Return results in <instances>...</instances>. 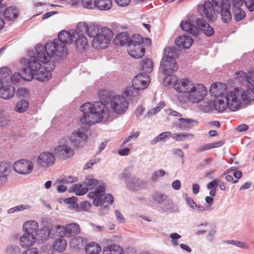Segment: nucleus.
Listing matches in <instances>:
<instances>
[{"label": "nucleus", "mask_w": 254, "mask_h": 254, "mask_svg": "<svg viewBox=\"0 0 254 254\" xmlns=\"http://www.w3.org/2000/svg\"><path fill=\"white\" fill-rule=\"evenodd\" d=\"M226 90L225 84L216 82L211 85L209 91L216 97L214 104L216 110L220 113L225 111L227 108L232 112L238 111L242 104L239 87L227 93H226Z\"/></svg>", "instance_id": "f257e3e1"}, {"label": "nucleus", "mask_w": 254, "mask_h": 254, "mask_svg": "<svg viewBox=\"0 0 254 254\" xmlns=\"http://www.w3.org/2000/svg\"><path fill=\"white\" fill-rule=\"evenodd\" d=\"M107 91H103L100 94V101L94 104L87 102L80 107L82 115L80 121L87 125H94L102 121H106L109 117V111L105 103L110 99L108 95H103Z\"/></svg>", "instance_id": "f03ea898"}, {"label": "nucleus", "mask_w": 254, "mask_h": 254, "mask_svg": "<svg viewBox=\"0 0 254 254\" xmlns=\"http://www.w3.org/2000/svg\"><path fill=\"white\" fill-rule=\"evenodd\" d=\"M86 32L88 36L93 38L92 41L93 47L97 49H105L109 45L113 37L112 31L106 27L91 24L89 26L85 22H79L77 24L78 30Z\"/></svg>", "instance_id": "7ed1b4c3"}, {"label": "nucleus", "mask_w": 254, "mask_h": 254, "mask_svg": "<svg viewBox=\"0 0 254 254\" xmlns=\"http://www.w3.org/2000/svg\"><path fill=\"white\" fill-rule=\"evenodd\" d=\"M174 88L179 93L184 94L190 102L198 103L207 93L206 88L202 84L194 83L188 79H182L174 85Z\"/></svg>", "instance_id": "20e7f679"}, {"label": "nucleus", "mask_w": 254, "mask_h": 254, "mask_svg": "<svg viewBox=\"0 0 254 254\" xmlns=\"http://www.w3.org/2000/svg\"><path fill=\"white\" fill-rule=\"evenodd\" d=\"M37 45L39 53L44 55V58L42 60L44 61L49 62L51 57L61 58L67 54L65 46H64V44L61 43L60 40L56 39L48 41L45 46L40 44Z\"/></svg>", "instance_id": "39448f33"}, {"label": "nucleus", "mask_w": 254, "mask_h": 254, "mask_svg": "<svg viewBox=\"0 0 254 254\" xmlns=\"http://www.w3.org/2000/svg\"><path fill=\"white\" fill-rule=\"evenodd\" d=\"M179 50L175 47L165 48L160 68L164 70L165 73L176 71L178 66L176 59L179 57Z\"/></svg>", "instance_id": "423d86ee"}, {"label": "nucleus", "mask_w": 254, "mask_h": 254, "mask_svg": "<svg viewBox=\"0 0 254 254\" xmlns=\"http://www.w3.org/2000/svg\"><path fill=\"white\" fill-rule=\"evenodd\" d=\"M133 168L128 167L119 175V178L125 182L127 188L130 191H137L144 187V183L132 174Z\"/></svg>", "instance_id": "0eeeda50"}, {"label": "nucleus", "mask_w": 254, "mask_h": 254, "mask_svg": "<svg viewBox=\"0 0 254 254\" xmlns=\"http://www.w3.org/2000/svg\"><path fill=\"white\" fill-rule=\"evenodd\" d=\"M143 38L139 34H134L129 39L127 51L128 54L134 58L142 57L145 53V49L142 46Z\"/></svg>", "instance_id": "6e6552de"}, {"label": "nucleus", "mask_w": 254, "mask_h": 254, "mask_svg": "<svg viewBox=\"0 0 254 254\" xmlns=\"http://www.w3.org/2000/svg\"><path fill=\"white\" fill-rule=\"evenodd\" d=\"M38 50V46L36 45L35 48L36 53L34 55L30 56L28 59H23L21 61L26 65V67L23 70L27 69V74L37 71L41 67V63L46 64L49 62L48 61L42 60L44 58V55L39 53Z\"/></svg>", "instance_id": "1a4fd4ad"}, {"label": "nucleus", "mask_w": 254, "mask_h": 254, "mask_svg": "<svg viewBox=\"0 0 254 254\" xmlns=\"http://www.w3.org/2000/svg\"><path fill=\"white\" fill-rule=\"evenodd\" d=\"M98 184V180L93 178L92 176H87L82 184L72 185L69 191L74 192L77 195H82L85 194L89 190L94 189Z\"/></svg>", "instance_id": "9d476101"}, {"label": "nucleus", "mask_w": 254, "mask_h": 254, "mask_svg": "<svg viewBox=\"0 0 254 254\" xmlns=\"http://www.w3.org/2000/svg\"><path fill=\"white\" fill-rule=\"evenodd\" d=\"M198 10L200 15L208 21H214L217 19L218 7L215 6L212 0V2L206 1L203 4L198 5Z\"/></svg>", "instance_id": "9b49d317"}, {"label": "nucleus", "mask_w": 254, "mask_h": 254, "mask_svg": "<svg viewBox=\"0 0 254 254\" xmlns=\"http://www.w3.org/2000/svg\"><path fill=\"white\" fill-rule=\"evenodd\" d=\"M50 67L46 66L45 70H40L34 72V73H29L27 74V69L23 70L22 78L26 81H31L35 78L40 81H44L49 80L52 75L51 71L54 69V64L50 63L49 64Z\"/></svg>", "instance_id": "f8f14e48"}, {"label": "nucleus", "mask_w": 254, "mask_h": 254, "mask_svg": "<svg viewBox=\"0 0 254 254\" xmlns=\"http://www.w3.org/2000/svg\"><path fill=\"white\" fill-rule=\"evenodd\" d=\"M111 107L113 111L118 114L125 113L128 108V102L123 95H116L110 101Z\"/></svg>", "instance_id": "ddd939ff"}, {"label": "nucleus", "mask_w": 254, "mask_h": 254, "mask_svg": "<svg viewBox=\"0 0 254 254\" xmlns=\"http://www.w3.org/2000/svg\"><path fill=\"white\" fill-rule=\"evenodd\" d=\"M87 130L84 128H79L72 132L69 137L70 144L74 148L82 147L87 140Z\"/></svg>", "instance_id": "4468645a"}, {"label": "nucleus", "mask_w": 254, "mask_h": 254, "mask_svg": "<svg viewBox=\"0 0 254 254\" xmlns=\"http://www.w3.org/2000/svg\"><path fill=\"white\" fill-rule=\"evenodd\" d=\"M216 7H218V12L221 11L223 22H229L232 18L230 12V2L229 0H212Z\"/></svg>", "instance_id": "2eb2a0df"}, {"label": "nucleus", "mask_w": 254, "mask_h": 254, "mask_svg": "<svg viewBox=\"0 0 254 254\" xmlns=\"http://www.w3.org/2000/svg\"><path fill=\"white\" fill-rule=\"evenodd\" d=\"M55 154L60 158L65 159L72 157L74 151L68 145V142L64 139L61 140L59 145L55 148Z\"/></svg>", "instance_id": "dca6fc26"}, {"label": "nucleus", "mask_w": 254, "mask_h": 254, "mask_svg": "<svg viewBox=\"0 0 254 254\" xmlns=\"http://www.w3.org/2000/svg\"><path fill=\"white\" fill-rule=\"evenodd\" d=\"M33 169V164L29 160H21L16 161L13 165V169L17 173L23 175L31 173Z\"/></svg>", "instance_id": "f3484780"}, {"label": "nucleus", "mask_w": 254, "mask_h": 254, "mask_svg": "<svg viewBox=\"0 0 254 254\" xmlns=\"http://www.w3.org/2000/svg\"><path fill=\"white\" fill-rule=\"evenodd\" d=\"M132 82L135 89L142 90L148 86L150 82V77L146 73H140L133 78Z\"/></svg>", "instance_id": "a211bd4d"}, {"label": "nucleus", "mask_w": 254, "mask_h": 254, "mask_svg": "<svg viewBox=\"0 0 254 254\" xmlns=\"http://www.w3.org/2000/svg\"><path fill=\"white\" fill-rule=\"evenodd\" d=\"M55 161L54 154L49 152L41 153L37 159V163L41 167H48L52 165Z\"/></svg>", "instance_id": "6ab92c4d"}, {"label": "nucleus", "mask_w": 254, "mask_h": 254, "mask_svg": "<svg viewBox=\"0 0 254 254\" xmlns=\"http://www.w3.org/2000/svg\"><path fill=\"white\" fill-rule=\"evenodd\" d=\"M78 33L76 30H62L58 34V38L57 40H60L61 43L64 44V46L71 43L74 38L76 37Z\"/></svg>", "instance_id": "aec40b11"}, {"label": "nucleus", "mask_w": 254, "mask_h": 254, "mask_svg": "<svg viewBox=\"0 0 254 254\" xmlns=\"http://www.w3.org/2000/svg\"><path fill=\"white\" fill-rule=\"evenodd\" d=\"M195 22L197 25V28L199 29L200 32L202 31L207 37H210L214 34V28L204 19L197 18Z\"/></svg>", "instance_id": "412c9836"}, {"label": "nucleus", "mask_w": 254, "mask_h": 254, "mask_svg": "<svg viewBox=\"0 0 254 254\" xmlns=\"http://www.w3.org/2000/svg\"><path fill=\"white\" fill-rule=\"evenodd\" d=\"M11 168V164L5 161L0 162V187L7 181Z\"/></svg>", "instance_id": "4be33fe9"}, {"label": "nucleus", "mask_w": 254, "mask_h": 254, "mask_svg": "<svg viewBox=\"0 0 254 254\" xmlns=\"http://www.w3.org/2000/svg\"><path fill=\"white\" fill-rule=\"evenodd\" d=\"M239 92L241 100L244 102L254 100V86L245 88L239 87Z\"/></svg>", "instance_id": "5701e85b"}, {"label": "nucleus", "mask_w": 254, "mask_h": 254, "mask_svg": "<svg viewBox=\"0 0 254 254\" xmlns=\"http://www.w3.org/2000/svg\"><path fill=\"white\" fill-rule=\"evenodd\" d=\"M36 240L34 234L25 233L20 238L21 246L26 249L33 245Z\"/></svg>", "instance_id": "b1692460"}, {"label": "nucleus", "mask_w": 254, "mask_h": 254, "mask_svg": "<svg viewBox=\"0 0 254 254\" xmlns=\"http://www.w3.org/2000/svg\"><path fill=\"white\" fill-rule=\"evenodd\" d=\"M236 78L240 82H245L250 83L251 85L254 84V72L251 71L246 73L243 71H239L236 73Z\"/></svg>", "instance_id": "393cba45"}, {"label": "nucleus", "mask_w": 254, "mask_h": 254, "mask_svg": "<svg viewBox=\"0 0 254 254\" xmlns=\"http://www.w3.org/2000/svg\"><path fill=\"white\" fill-rule=\"evenodd\" d=\"M180 26L183 31L189 32L193 36H197L200 34L199 29L197 28V25L196 26L190 21H182Z\"/></svg>", "instance_id": "a878e982"}, {"label": "nucleus", "mask_w": 254, "mask_h": 254, "mask_svg": "<svg viewBox=\"0 0 254 254\" xmlns=\"http://www.w3.org/2000/svg\"><path fill=\"white\" fill-rule=\"evenodd\" d=\"M193 40L192 38L188 35H182L178 37L176 40V44L179 46L185 49L190 48L192 45Z\"/></svg>", "instance_id": "bb28decb"}, {"label": "nucleus", "mask_w": 254, "mask_h": 254, "mask_svg": "<svg viewBox=\"0 0 254 254\" xmlns=\"http://www.w3.org/2000/svg\"><path fill=\"white\" fill-rule=\"evenodd\" d=\"M114 43L117 46H128L129 35L127 32L119 33L114 38Z\"/></svg>", "instance_id": "cd10ccee"}, {"label": "nucleus", "mask_w": 254, "mask_h": 254, "mask_svg": "<svg viewBox=\"0 0 254 254\" xmlns=\"http://www.w3.org/2000/svg\"><path fill=\"white\" fill-rule=\"evenodd\" d=\"M15 88L12 85H3L0 87V97L4 99H9L12 98L15 94Z\"/></svg>", "instance_id": "c85d7f7f"}, {"label": "nucleus", "mask_w": 254, "mask_h": 254, "mask_svg": "<svg viewBox=\"0 0 254 254\" xmlns=\"http://www.w3.org/2000/svg\"><path fill=\"white\" fill-rule=\"evenodd\" d=\"M124 251L118 244H111L106 246L103 250V254H124Z\"/></svg>", "instance_id": "c756f323"}, {"label": "nucleus", "mask_w": 254, "mask_h": 254, "mask_svg": "<svg viewBox=\"0 0 254 254\" xmlns=\"http://www.w3.org/2000/svg\"><path fill=\"white\" fill-rule=\"evenodd\" d=\"M82 29H83V28L81 27L80 30ZM76 31L78 33V35L75 38V44L78 50H82L85 49V47L87 45V40L86 38L82 34L79 33L82 32L81 30H78L77 26H76Z\"/></svg>", "instance_id": "7c9ffc66"}, {"label": "nucleus", "mask_w": 254, "mask_h": 254, "mask_svg": "<svg viewBox=\"0 0 254 254\" xmlns=\"http://www.w3.org/2000/svg\"><path fill=\"white\" fill-rule=\"evenodd\" d=\"M18 8L14 6H9L4 10L3 16L6 20L12 21L18 16Z\"/></svg>", "instance_id": "2f4dec72"}, {"label": "nucleus", "mask_w": 254, "mask_h": 254, "mask_svg": "<svg viewBox=\"0 0 254 254\" xmlns=\"http://www.w3.org/2000/svg\"><path fill=\"white\" fill-rule=\"evenodd\" d=\"M87 240L82 237H76L72 238L70 241V245L71 247L76 249H82L85 247Z\"/></svg>", "instance_id": "473e14b6"}, {"label": "nucleus", "mask_w": 254, "mask_h": 254, "mask_svg": "<svg viewBox=\"0 0 254 254\" xmlns=\"http://www.w3.org/2000/svg\"><path fill=\"white\" fill-rule=\"evenodd\" d=\"M36 239L39 241H44L47 240L49 237L52 238V233L51 229L47 227H44L39 230H37L35 234Z\"/></svg>", "instance_id": "72a5a7b5"}, {"label": "nucleus", "mask_w": 254, "mask_h": 254, "mask_svg": "<svg viewBox=\"0 0 254 254\" xmlns=\"http://www.w3.org/2000/svg\"><path fill=\"white\" fill-rule=\"evenodd\" d=\"M23 229L25 233L32 234L35 235L38 229V224L34 220L28 221L24 223Z\"/></svg>", "instance_id": "f704fd0d"}, {"label": "nucleus", "mask_w": 254, "mask_h": 254, "mask_svg": "<svg viewBox=\"0 0 254 254\" xmlns=\"http://www.w3.org/2000/svg\"><path fill=\"white\" fill-rule=\"evenodd\" d=\"M179 121L180 122L179 126L183 129L185 130H188L193 127L194 124L196 125H198V122L191 119L185 118H179Z\"/></svg>", "instance_id": "c9c22d12"}, {"label": "nucleus", "mask_w": 254, "mask_h": 254, "mask_svg": "<svg viewBox=\"0 0 254 254\" xmlns=\"http://www.w3.org/2000/svg\"><path fill=\"white\" fill-rule=\"evenodd\" d=\"M86 254H99L101 251V247L96 243L89 242L85 247Z\"/></svg>", "instance_id": "e433bc0d"}, {"label": "nucleus", "mask_w": 254, "mask_h": 254, "mask_svg": "<svg viewBox=\"0 0 254 254\" xmlns=\"http://www.w3.org/2000/svg\"><path fill=\"white\" fill-rule=\"evenodd\" d=\"M238 3L232 4L233 5V11L234 13L235 19L237 21H240L245 18L246 14L245 11L241 8L243 2L239 5Z\"/></svg>", "instance_id": "4c0bfd02"}, {"label": "nucleus", "mask_w": 254, "mask_h": 254, "mask_svg": "<svg viewBox=\"0 0 254 254\" xmlns=\"http://www.w3.org/2000/svg\"><path fill=\"white\" fill-rule=\"evenodd\" d=\"M65 226L61 225H56L53 226L51 228V231L52 233V238L55 236L63 237L64 236L66 237V231Z\"/></svg>", "instance_id": "58836bf2"}, {"label": "nucleus", "mask_w": 254, "mask_h": 254, "mask_svg": "<svg viewBox=\"0 0 254 254\" xmlns=\"http://www.w3.org/2000/svg\"><path fill=\"white\" fill-rule=\"evenodd\" d=\"M53 246L55 251L58 252H63L66 248L67 242L64 239L60 238L55 240Z\"/></svg>", "instance_id": "ea45409f"}, {"label": "nucleus", "mask_w": 254, "mask_h": 254, "mask_svg": "<svg viewBox=\"0 0 254 254\" xmlns=\"http://www.w3.org/2000/svg\"><path fill=\"white\" fill-rule=\"evenodd\" d=\"M66 237H71L77 235L80 232V227L77 223H71L65 226Z\"/></svg>", "instance_id": "a19ab883"}, {"label": "nucleus", "mask_w": 254, "mask_h": 254, "mask_svg": "<svg viewBox=\"0 0 254 254\" xmlns=\"http://www.w3.org/2000/svg\"><path fill=\"white\" fill-rule=\"evenodd\" d=\"M112 6L111 0H95V7L101 10L110 9Z\"/></svg>", "instance_id": "79ce46f5"}, {"label": "nucleus", "mask_w": 254, "mask_h": 254, "mask_svg": "<svg viewBox=\"0 0 254 254\" xmlns=\"http://www.w3.org/2000/svg\"><path fill=\"white\" fill-rule=\"evenodd\" d=\"M141 69L146 72L149 73L152 71L153 64L152 61L150 59L142 60L140 64Z\"/></svg>", "instance_id": "37998d69"}, {"label": "nucleus", "mask_w": 254, "mask_h": 254, "mask_svg": "<svg viewBox=\"0 0 254 254\" xmlns=\"http://www.w3.org/2000/svg\"><path fill=\"white\" fill-rule=\"evenodd\" d=\"M31 208V206L29 204H21L16 205L13 207L8 209L7 213L8 214H13L15 212L29 210Z\"/></svg>", "instance_id": "c03bdc74"}, {"label": "nucleus", "mask_w": 254, "mask_h": 254, "mask_svg": "<svg viewBox=\"0 0 254 254\" xmlns=\"http://www.w3.org/2000/svg\"><path fill=\"white\" fill-rule=\"evenodd\" d=\"M160 69L164 73V74L167 75V76H166L163 80V83L165 86H170L171 85H173V86H174V85L180 81L179 80L177 82H176L177 81V79L175 76L170 75V74L172 73L173 72L165 73V71H164V70H162V69L160 68Z\"/></svg>", "instance_id": "a18cd8bd"}, {"label": "nucleus", "mask_w": 254, "mask_h": 254, "mask_svg": "<svg viewBox=\"0 0 254 254\" xmlns=\"http://www.w3.org/2000/svg\"><path fill=\"white\" fill-rule=\"evenodd\" d=\"M171 137V132L169 131L164 132L157 136L151 141L152 145H155L159 141L164 142Z\"/></svg>", "instance_id": "49530a36"}, {"label": "nucleus", "mask_w": 254, "mask_h": 254, "mask_svg": "<svg viewBox=\"0 0 254 254\" xmlns=\"http://www.w3.org/2000/svg\"><path fill=\"white\" fill-rule=\"evenodd\" d=\"M11 73V70L9 67L3 66L0 68V77L6 82L10 80Z\"/></svg>", "instance_id": "de8ad7c7"}, {"label": "nucleus", "mask_w": 254, "mask_h": 254, "mask_svg": "<svg viewBox=\"0 0 254 254\" xmlns=\"http://www.w3.org/2000/svg\"><path fill=\"white\" fill-rule=\"evenodd\" d=\"M28 102L25 100H22L17 103L15 110L18 113H23L28 109Z\"/></svg>", "instance_id": "09e8293b"}, {"label": "nucleus", "mask_w": 254, "mask_h": 254, "mask_svg": "<svg viewBox=\"0 0 254 254\" xmlns=\"http://www.w3.org/2000/svg\"><path fill=\"white\" fill-rule=\"evenodd\" d=\"M153 199L157 203L161 204L168 199V195L160 192H156L153 194Z\"/></svg>", "instance_id": "8fccbe9b"}, {"label": "nucleus", "mask_w": 254, "mask_h": 254, "mask_svg": "<svg viewBox=\"0 0 254 254\" xmlns=\"http://www.w3.org/2000/svg\"><path fill=\"white\" fill-rule=\"evenodd\" d=\"M139 90L135 89L134 87L129 86L127 87L124 91V94L127 96L130 100H131L133 97L138 95V91Z\"/></svg>", "instance_id": "3c124183"}, {"label": "nucleus", "mask_w": 254, "mask_h": 254, "mask_svg": "<svg viewBox=\"0 0 254 254\" xmlns=\"http://www.w3.org/2000/svg\"><path fill=\"white\" fill-rule=\"evenodd\" d=\"M171 136L174 139H175L176 141H180L184 140L186 138H192L194 135L193 134L191 133H174L172 135L171 134Z\"/></svg>", "instance_id": "603ef678"}, {"label": "nucleus", "mask_w": 254, "mask_h": 254, "mask_svg": "<svg viewBox=\"0 0 254 254\" xmlns=\"http://www.w3.org/2000/svg\"><path fill=\"white\" fill-rule=\"evenodd\" d=\"M6 254H20V250L18 246L11 245L6 247Z\"/></svg>", "instance_id": "864d4df0"}, {"label": "nucleus", "mask_w": 254, "mask_h": 254, "mask_svg": "<svg viewBox=\"0 0 254 254\" xmlns=\"http://www.w3.org/2000/svg\"><path fill=\"white\" fill-rule=\"evenodd\" d=\"M165 104L163 102H160L157 106L152 109L150 110L148 113L145 115V117L147 116H152L155 114L158 113L160 110L164 107Z\"/></svg>", "instance_id": "5fc2aeb1"}, {"label": "nucleus", "mask_w": 254, "mask_h": 254, "mask_svg": "<svg viewBox=\"0 0 254 254\" xmlns=\"http://www.w3.org/2000/svg\"><path fill=\"white\" fill-rule=\"evenodd\" d=\"M77 181V178L71 176H64L59 180V182L62 184H71Z\"/></svg>", "instance_id": "6e6d98bb"}, {"label": "nucleus", "mask_w": 254, "mask_h": 254, "mask_svg": "<svg viewBox=\"0 0 254 254\" xmlns=\"http://www.w3.org/2000/svg\"><path fill=\"white\" fill-rule=\"evenodd\" d=\"M82 5L88 9H93L95 7V0H81Z\"/></svg>", "instance_id": "4d7b16f0"}, {"label": "nucleus", "mask_w": 254, "mask_h": 254, "mask_svg": "<svg viewBox=\"0 0 254 254\" xmlns=\"http://www.w3.org/2000/svg\"><path fill=\"white\" fill-rule=\"evenodd\" d=\"M166 174V172L164 170L160 169L158 171L154 172L151 176V180L155 181L159 177H163Z\"/></svg>", "instance_id": "13d9d810"}, {"label": "nucleus", "mask_w": 254, "mask_h": 254, "mask_svg": "<svg viewBox=\"0 0 254 254\" xmlns=\"http://www.w3.org/2000/svg\"><path fill=\"white\" fill-rule=\"evenodd\" d=\"M94 191L96 193V197H102V196L104 195L105 191V184L98 186Z\"/></svg>", "instance_id": "bf43d9fd"}, {"label": "nucleus", "mask_w": 254, "mask_h": 254, "mask_svg": "<svg viewBox=\"0 0 254 254\" xmlns=\"http://www.w3.org/2000/svg\"><path fill=\"white\" fill-rule=\"evenodd\" d=\"M170 237L171 239L172 244L174 246H177L178 245L177 240L181 238V236L178 233H171L170 235Z\"/></svg>", "instance_id": "052dcab7"}, {"label": "nucleus", "mask_w": 254, "mask_h": 254, "mask_svg": "<svg viewBox=\"0 0 254 254\" xmlns=\"http://www.w3.org/2000/svg\"><path fill=\"white\" fill-rule=\"evenodd\" d=\"M22 74L23 70H22L21 74L17 72L14 73L12 75L10 74V80L11 81L12 83L16 84L18 81L20 77L23 79L22 77Z\"/></svg>", "instance_id": "680f3d73"}, {"label": "nucleus", "mask_w": 254, "mask_h": 254, "mask_svg": "<svg viewBox=\"0 0 254 254\" xmlns=\"http://www.w3.org/2000/svg\"><path fill=\"white\" fill-rule=\"evenodd\" d=\"M216 233V229L215 227L210 230L209 233L206 236V239L210 242H212L214 240V236Z\"/></svg>", "instance_id": "e2e57ef3"}, {"label": "nucleus", "mask_w": 254, "mask_h": 254, "mask_svg": "<svg viewBox=\"0 0 254 254\" xmlns=\"http://www.w3.org/2000/svg\"><path fill=\"white\" fill-rule=\"evenodd\" d=\"M210 149H212V145L211 143H209L199 146L196 148V151L198 152H201Z\"/></svg>", "instance_id": "0e129e2a"}, {"label": "nucleus", "mask_w": 254, "mask_h": 254, "mask_svg": "<svg viewBox=\"0 0 254 254\" xmlns=\"http://www.w3.org/2000/svg\"><path fill=\"white\" fill-rule=\"evenodd\" d=\"M243 1L250 11H254V0H243Z\"/></svg>", "instance_id": "69168bd1"}, {"label": "nucleus", "mask_w": 254, "mask_h": 254, "mask_svg": "<svg viewBox=\"0 0 254 254\" xmlns=\"http://www.w3.org/2000/svg\"><path fill=\"white\" fill-rule=\"evenodd\" d=\"M168 207L166 208L167 210L170 211L172 212L178 211V208L177 206L174 204L172 200H168Z\"/></svg>", "instance_id": "338daca9"}, {"label": "nucleus", "mask_w": 254, "mask_h": 254, "mask_svg": "<svg viewBox=\"0 0 254 254\" xmlns=\"http://www.w3.org/2000/svg\"><path fill=\"white\" fill-rule=\"evenodd\" d=\"M103 203L104 202H107L110 204H112L114 202V198L112 194L108 193V194H107L104 195V197L103 198Z\"/></svg>", "instance_id": "774afa93"}]
</instances>
